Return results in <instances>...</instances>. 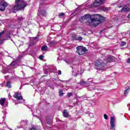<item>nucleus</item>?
Segmentation results:
<instances>
[{
	"label": "nucleus",
	"mask_w": 130,
	"mask_h": 130,
	"mask_svg": "<svg viewBox=\"0 0 130 130\" xmlns=\"http://www.w3.org/2000/svg\"><path fill=\"white\" fill-rule=\"evenodd\" d=\"M110 125L111 127L110 128V129H113V128H114V117H111Z\"/></svg>",
	"instance_id": "obj_7"
},
{
	"label": "nucleus",
	"mask_w": 130,
	"mask_h": 130,
	"mask_svg": "<svg viewBox=\"0 0 130 130\" xmlns=\"http://www.w3.org/2000/svg\"><path fill=\"white\" fill-rule=\"evenodd\" d=\"M130 92V87L128 86L127 88H126L124 92V94L125 95V96H127V94H128V93H129Z\"/></svg>",
	"instance_id": "obj_15"
},
{
	"label": "nucleus",
	"mask_w": 130,
	"mask_h": 130,
	"mask_svg": "<svg viewBox=\"0 0 130 130\" xmlns=\"http://www.w3.org/2000/svg\"><path fill=\"white\" fill-rule=\"evenodd\" d=\"M47 0H41L40 2V7H45V3L42 2H46Z\"/></svg>",
	"instance_id": "obj_16"
},
{
	"label": "nucleus",
	"mask_w": 130,
	"mask_h": 130,
	"mask_svg": "<svg viewBox=\"0 0 130 130\" xmlns=\"http://www.w3.org/2000/svg\"><path fill=\"white\" fill-rule=\"evenodd\" d=\"M46 122L47 124L49 125H50L52 123V121L51 120V119H46Z\"/></svg>",
	"instance_id": "obj_18"
},
{
	"label": "nucleus",
	"mask_w": 130,
	"mask_h": 130,
	"mask_svg": "<svg viewBox=\"0 0 130 130\" xmlns=\"http://www.w3.org/2000/svg\"><path fill=\"white\" fill-rule=\"evenodd\" d=\"M62 115L63 117L65 118H68L69 116H70V114H69V112H68V110L65 109L62 112Z\"/></svg>",
	"instance_id": "obj_8"
},
{
	"label": "nucleus",
	"mask_w": 130,
	"mask_h": 130,
	"mask_svg": "<svg viewBox=\"0 0 130 130\" xmlns=\"http://www.w3.org/2000/svg\"><path fill=\"white\" fill-rule=\"evenodd\" d=\"M43 57H44L43 55H41L39 56V59H40V60H42L43 59Z\"/></svg>",
	"instance_id": "obj_28"
},
{
	"label": "nucleus",
	"mask_w": 130,
	"mask_h": 130,
	"mask_svg": "<svg viewBox=\"0 0 130 130\" xmlns=\"http://www.w3.org/2000/svg\"><path fill=\"white\" fill-rule=\"evenodd\" d=\"M15 6L13 7V10L15 11H21L24 10L28 6L27 3L22 0H15Z\"/></svg>",
	"instance_id": "obj_3"
},
{
	"label": "nucleus",
	"mask_w": 130,
	"mask_h": 130,
	"mask_svg": "<svg viewBox=\"0 0 130 130\" xmlns=\"http://www.w3.org/2000/svg\"><path fill=\"white\" fill-rule=\"evenodd\" d=\"M46 8L47 9V8H48V7H46Z\"/></svg>",
	"instance_id": "obj_38"
},
{
	"label": "nucleus",
	"mask_w": 130,
	"mask_h": 130,
	"mask_svg": "<svg viewBox=\"0 0 130 130\" xmlns=\"http://www.w3.org/2000/svg\"><path fill=\"white\" fill-rule=\"evenodd\" d=\"M128 19H130V13L127 16Z\"/></svg>",
	"instance_id": "obj_36"
},
{
	"label": "nucleus",
	"mask_w": 130,
	"mask_h": 130,
	"mask_svg": "<svg viewBox=\"0 0 130 130\" xmlns=\"http://www.w3.org/2000/svg\"><path fill=\"white\" fill-rule=\"evenodd\" d=\"M100 2V3H101V5H102V4H103L104 3V2H105L106 0H98Z\"/></svg>",
	"instance_id": "obj_30"
},
{
	"label": "nucleus",
	"mask_w": 130,
	"mask_h": 130,
	"mask_svg": "<svg viewBox=\"0 0 130 130\" xmlns=\"http://www.w3.org/2000/svg\"><path fill=\"white\" fill-rule=\"evenodd\" d=\"M58 75H61V71H60V70L58 71Z\"/></svg>",
	"instance_id": "obj_33"
},
{
	"label": "nucleus",
	"mask_w": 130,
	"mask_h": 130,
	"mask_svg": "<svg viewBox=\"0 0 130 130\" xmlns=\"http://www.w3.org/2000/svg\"><path fill=\"white\" fill-rule=\"evenodd\" d=\"M47 48H48L47 46L45 45V46H43V47H42L41 50L43 51H46V50H47Z\"/></svg>",
	"instance_id": "obj_20"
},
{
	"label": "nucleus",
	"mask_w": 130,
	"mask_h": 130,
	"mask_svg": "<svg viewBox=\"0 0 130 130\" xmlns=\"http://www.w3.org/2000/svg\"><path fill=\"white\" fill-rule=\"evenodd\" d=\"M6 87H7V88H8V89L12 88V83L11 82V81H8L7 82Z\"/></svg>",
	"instance_id": "obj_14"
},
{
	"label": "nucleus",
	"mask_w": 130,
	"mask_h": 130,
	"mask_svg": "<svg viewBox=\"0 0 130 130\" xmlns=\"http://www.w3.org/2000/svg\"><path fill=\"white\" fill-rule=\"evenodd\" d=\"M68 97H71V96H73V92H69L68 94Z\"/></svg>",
	"instance_id": "obj_31"
},
{
	"label": "nucleus",
	"mask_w": 130,
	"mask_h": 130,
	"mask_svg": "<svg viewBox=\"0 0 130 130\" xmlns=\"http://www.w3.org/2000/svg\"><path fill=\"white\" fill-rule=\"evenodd\" d=\"M72 38L73 40H77L78 37H77V35L76 34L72 35Z\"/></svg>",
	"instance_id": "obj_21"
},
{
	"label": "nucleus",
	"mask_w": 130,
	"mask_h": 130,
	"mask_svg": "<svg viewBox=\"0 0 130 130\" xmlns=\"http://www.w3.org/2000/svg\"><path fill=\"white\" fill-rule=\"evenodd\" d=\"M127 62L128 63H130V58H128L127 60Z\"/></svg>",
	"instance_id": "obj_34"
},
{
	"label": "nucleus",
	"mask_w": 130,
	"mask_h": 130,
	"mask_svg": "<svg viewBox=\"0 0 130 130\" xmlns=\"http://www.w3.org/2000/svg\"><path fill=\"white\" fill-rule=\"evenodd\" d=\"M76 53H78L79 55H83L88 51V49L83 46H79L76 47Z\"/></svg>",
	"instance_id": "obj_4"
},
{
	"label": "nucleus",
	"mask_w": 130,
	"mask_h": 130,
	"mask_svg": "<svg viewBox=\"0 0 130 130\" xmlns=\"http://www.w3.org/2000/svg\"><path fill=\"white\" fill-rule=\"evenodd\" d=\"M101 10L104 12H107L108 11V8L104 7H101Z\"/></svg>",
	"instance_id": "obj_19"
},
{
	"label": "nucleus",
	"mask_w": 130,
	"mask_h": 130,
	"mask_svg": "<svg viewBox=\"0 0 130 130\" xmlns=\"http://www.w3.org/2000/svg\"><path fill=\"white\" fill-rule=\"evenodd\" d=\"M30 130H37V129H36L35 127H32L30 128Z\"/></svg>",
	"instance_id": "obj_35"
},
{
	"label": "nucleus",
	"mask_w": 130,
	"mask_h": 130,
	"mask_svg": "<svg viewBox=\"0 0 130 130\" xmlns=\"http://www.w3.org/2000/svg\"><path fill=\"white\" fill-rule=\"evenodd\" d=\"M119 8H121V6L119 7Z\"/></svg>",
	"instance_id": "obj_40"
},
{
	"label": "nucleus",
	"mask_w": 130,
	"mask_h": 130,
	"mask_svg": "<svg viewBox=\"0 0 130 130\" xmlns=\"http://www.w3.org/2000/svg\"><path fill=\"white\" fill-rule=\"evenodd\" d=\"M63 91L62 90H60L59 91V96H60V97H61L62 96H63Z\"/></svg>",
	"instance_id": "obj_23"
},
{
	"label": "nucleus",
	"mask_w": 130,
	"mask_h": 130,
	"mask_svg": "<svg viewBox=\"0 0 130 130\" xmlns=\"http://www.w3.org/2000/svg\"><path fill=\"white\" fill-rule=\"evenodd\" d=\"M113 56H108L106 57L103 60L99 59L95 61V69L99 71H104L105 69V66L109 65L111 61H113Z\"/></svg>",
	"instance_id": "obj_2"
},
{
	"label": "nucleus",
	"mask_w": 130,
	"mask_h": 130,
	"mask_svg": "<svg viewBox=\"0 0 130 130\" xmlns=\"http://www.w3.org/2000/svg\"><path fill=\"white\" fill-rule=\"evenodd\" d=\"M8 6V3H7V2L5 1V0H2L0 2V11L1 12H4V11L6 10V8H7Z\"/></svg>",
	"instance_id": "obj_5"
},
{
	"label": "nucleus",
	"mask_w": 130,
	"mask_h": 130,
	"mask_svg": "<svg viewBox=\"0 0 130 130\" xmlns=\"http://www.w3.org/2000/svg\"><path fill=\"white\" fill-rule=\"evenodd\" d=\"M39 14H40V15L43 16V17H46V15H47L46 11L43 10H41L39 11Z\"/></svg>",
	"instance_id": "obj_9"
},
{
	"label": "nucleus",
	"mask_w": 130,
	"mask_h": 130,
	"mask_svg": "<svg viewBox=\"0 0 130 130\" xmlns=\"http://www.w3.org/2000/svg\"><path fill=\"white\" fill-rule=\"evenodd\" d=\"M14 98H15L16 100H18L20 101V100H23V96H22V94H21V93L19 92H16L15 93V94L13 95Z\"/></svg>",
	"instance_id": "obj_6"
},
{
	"label": "nucleus",
	"mask_w": 130,
	"mask_h": 130,
	"mask_svg": "<svg viewBox=\"0 0 130 130\" xmlns=\"http://www.w3.org/2000/svg\"><path fill=\"white\" fill-rule=\"evenodd\" d=\"M126 44V43L125 42L122 41L121 44H120V46L121 47H122L123 46H124Z\"/></svg>",
	"instance_id": "obj_24"
},
{
	"label": "nucleus",
	"mask_w": 130,
	"mask_h": 130,
	"mask_svg": "<svg viewBox=\"0 0 130 130\" xmlns=\"http://www.w3.org/2000/svg\"><path fill=\"white\" fill-rule=\"evenodd\" d=\"M104 117L105 119H108V116L106 114H104Z\"/></svg>",
	"instance_id": "obj_26"
},
{
	"label": "nucleus",
	"mask_w": 130,
	"mask_h": 130,
	"mask_svg": "<svg viewBox=\"0 0 130 130\" xmlns=\"http://www.w3.org/2000/svg\"><path fill=\"white\" fill-rule=\"evenodd\" d=\"M49 44L51 46H53V45H55V44H56V43H55V42L54 41H52L49 42Z\"/></svg>",
	"instance_id": "obj_22"
},
{
	"label": "nucleus",
	"mask_w": 130,
	"mask_h": 130,
	"mask_svg": "<svg viewBox=\"0 0 130 130\" xmlns=\"http://www.w3.org/2000/svg\"><path fill=\"white\" fill-rule=\"evenodd\" d=\"M17 61H13L10 64L11 67H12V68H14V69H16L17 68Z\"/></svg>",
	"instance_id": "obj_12"
},
{
	"label": "nucleus",
	"mask_w": 130,
	"mask_h": 130,
	"mask_svg": "<svg viewBox=\"0 0 130 130\" xmlns=\"http://www.w3.org/2000/svg\"><path fill=\"white\" fill-rule=\"evenodd\" d=\"M6 98H1L0 99V104L1 106H4L5 105V103H6Z\"/></svg>",
	"instance_id": "obj_13"
},
{
	"label": "nucleus",
	"mask_w": 130,
	"mask_h": 130,
	"mask_svg": "<svg viewBox=\"0 0 130 130\" xmlns=\"http://www.w3.org/2000/svg\"><path fill=\"white\" fill-rule=\"evenodd\" d=\"M103 19H104V17L99 14L91 15L89 14H87L82 16L79 19V21L83 24L86 23L87 25H91V24L94 23L93 27H97L99 24H101Z\"/></svg>",
	"instance_id": "obj_1"
},
{
	"label": "nucleus",
	"mask_w": 130,
	"mask_h": 130,
	"mask_svg": "<svg viewBox=\"0 0 130 130\" xmlns=\"http://www.w3.org/2000/svg\"><path fill=\"white\" fill-rule=\"evenodd\" d=\"M101 5L100 2L98 0H95V2L93 3V7H99Z\"/></svg>",
	"instance_id": "obj_11"
},
{
	"label": "nucleus",
	"mask_w": 130,
	"mask_h": 130,
	"mask_svg": "<svg viewBox=\"0 0 130 130\" xmlns=\"http://www.w3.org/2000/svg\"><path fill=\"white\" fill-rule=\"evenodd\" d=\"M82 40H83V38H82V37H79L77 38V41H82Z\"/></svg>",
	"instance_id": "obj_25"
},
{
	"label": "nucleus",
	"mask_w": 130,
	"mask_h": 130,
	"mask_svg": "<svg viewBox=\"0 0 130 130\" xmlns=\"http://www.w3.org/2000/svg\"><path fill=\"white\" fill-rule=\"evenodd\" d=\"M121 12H125V13H127L128 12H130V9L129 8L125 6V7H123L121 10Z\"/></svg>",
	"instance_id": "obj_10"
},
{
	"label": "nucleus",
	"mask_w": 130,
	"mask_h": 130,
	"mask_svg": "<svg viewBox=\"0 0 130 130\" xmlns=\"http://www.w3.org/2000/svg\"><path fill=\"white\" fill-rule=\"evenodd\" d=\"M4 33H5V31L4 30L2 32H0V37H1L2 35H4Z\"/></svg>",
	"instance_id": "obj_32"
},
{
	"label": "nucleus",
	"mask_w": 130,
	"mask_h": 130,
	"mask_svg": "<svg viewBox=\"0 0 130 130\" xmlns=\"http://www.w3.org/2000/svg\"><path fill=\"white\" fill-rule=\"evenodd\" d=\"M46 8L47 9V8H48V7H46Z\"/></svg>",
	"instance_id": "obj_39"
},
{
	"label": "nucleus",
	"mask_w": 130,
	"mask_h": 130,
	"mask_svg": "<svg viewBox=\"0 0 130 130\" xmlns=\"http://www.w3.org/2000/svg\"><path fill=\"white\" fill-rule=\"evenodd\" d=\"M17 20L18 21H22V20H23V16H21V17H18L17 18Z\"/></svg>",
	"instance_id": "obj_27"
},
{
	"label": "nucleus",
	"mask_w": 130,
	"mask_h": 130,
	"mask_svg": "<svg viewBox=\"0 0 130 130\" xmlns=\"http://www.w3.org/2000/svg\"><path fill=\"white\" fill-rule=\"evenodd\" d=\"M102 32H103V30H101L100 31V34H101L102 33Z\"/></svg>",
	"instance_id": "obj_37"
},
{
	"label": "nucleus",
	"mask_w": 130,
	"mask_h": 130,
	"mask_svg": "<svg viewBox=\"0 0 130 130\" xmlns=\"http://www.w3.org/2000/svg\"><path fill=\"white\" fill-rule=\"evenodd\" d=\"M78 84H79L80 86H84V85H86V84H87V82L83 80H81L80 81V82L78 83Z\"/></svg>",
	"instance_id": "obj_17"
},
{
	"label": "nucleus",
	"mask_w": 130,
	"mask_h": 130,
	"mask_svg": "<svg viewBox=\"0 0 130 130\" xmlns=\"http://www.w3.org/2000/svg\"><path fill=\"white\" fill-rule=\"evenodd\" d=\"M59 16L62 17V16H64V13L63 12H62L61 13H59Z\"/></svg>",
	"instance_id": "obj_29"
}]
</instances>
